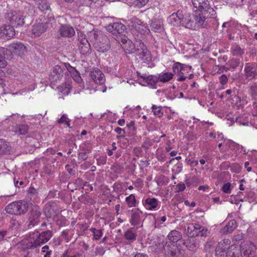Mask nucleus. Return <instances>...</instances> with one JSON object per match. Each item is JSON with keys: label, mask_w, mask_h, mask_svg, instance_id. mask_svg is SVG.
Returning a JSON list of instances; mask_svg holds the SVG:
<instances>
[{"label": "nucleus", "mask_w": 257, "mask_h": 257, "mask_svg": "<svg viewBox=\"0 0 257 257\" xmlns=\"http://www.w3.org/2000/svg\"><path fill=\"white\" fill-rule=\"evenodd\" d=\"M53 236V232L50 230L42 231L30 232L26 238L22 241L24 249H35L48 241Z\"/></svg>", "instance_id": "f257e3e1"}, {"label": "nucleus", "mask_w": 257, "mask_h": 257, "mask_svg": "<svg viewBox=\"0 0 257 257\" xmlns=\"http://www.w3.org/2000/svg\"><path fill=\"white\" fill-rule=\"evenodd\" d=\"M226 257H257V247L253 244L249 243L239 249L232 245L228 247Z\"/></svg>", "instance_id": "f03ea898"}, {"label": "nucleus", "mask_w": 257, "mask_h": 257, "mask_svg": "<svg viewBox=\"0 0 257 257\" xmlns=\"http://www.w3.org/2000/svg\"><path fill=\"white\" fill-rule=\"evenodd\" d=\"M90 41L92 43L95 49L101 53L108 51L110 48V42L105 35H98L95 32L90 34Z\"/></svg>", "instance_id": "7ed1b4c3"}, {"label": "nucleus", "mask_w": 257, "mask_h": 257, "mask_svg": "<svg viewBox=\"0 0 257 257\" xmlns=\"http://www.w3.org/2000/svg\"><path fill=\"white\" fill-rule=\"evenodd\" d=\"M29 207L28 203L25 200L14 201L8 204L6 211L10 214L21 215L26 213Z\"/></svg>", "instance_id": "20e7f679"}, {"label": "nucleus", "mask_w": 257, "mask_h": 257, "mask_svg": "<svg viewBox=\"0 0 257 257\" xmlns=\"http://www.w3.org/2000/svg\"><path fill=\"white\" fill-rule=\"evenodd\" d=\"M136 54L139 59L149 64L152 61V56L147 46L141 41H137V47L135 50Z\"/></svg>", "instance_id": "39448f33"}, {"label": "nucleus", "mask_w": 257, "mask_h": 257, "mask_svg": "<svg viewBox=\"0 0 257 257\" xmlns=\"http://www.w3.org/2000/svg\"><path fill=\"white\" fill-rule=\"evenodd\" d=\"M193 6L198 11L203 12L205 15L209 14L210 17H214L216 14L215 11L211 8L208 0H192Z\"/></svg>", "instance_id": "423d86ee"}, {"label": "nucleus", "mask_w": 257, "mask_h": 257, "mask_svg": "<svg viewBox=\"0 0 257 257\" xmlns=\"http://www.w3.org/2000/svg\"><path fill=\"white\" fill-rule=\"evenodd\" d=\"M7 19L13 27L22 26L25 23L23 14L21 12H11Z\"/></svg>", "instance_id": "0eeeda50"}, {"label": "nucleus", "mask_w": 257, "mask_h": 257, "mask_svg": "<svg viewBox=\"0 0 257 257\" xmlns=\"http://www.w3.org/2000/svg\"><path fill=\"white\" fill-rule=\"evenodd\" d=\"M10 50V56L7 57V59L12 58V53L18 56L23 55L26 52V47L23 44L20 42L13 43L9 46Z\"/></svg>", "instance_id": "6e6552de"}, {"label": "nucleus", "mask_w": 257, "mask_h": 257, "mask_svg": "<svg viewBox=\"0 0 257 257\" xmlns=\"http://www.w3.org/2000/svg\"><path fill=\"white\" fill-rule=\"evenodd\" d=\"M79 49L82 54H89L91 52V47L85 36L80 33L78 35Z\"/></svg>", "instance_id": "1a4fd4ad"}, {"label": "nucleus", "mask_w": 257, "mask_h": 257, "mask_svg": "<svg viewBox=\"0 0 257 257\" xmlns=\"http://www.w3.org/2000/svg\"><path fill=\"white\" fill-rule=\"evenodd\" d=\"M41 215V209L37 206H34L29 213V224L28 226H34L38 224L40 221V217Z\"/></svg>", "instance_id": "9d476101"}, {"label": "nucleus", "mask_w": 257, "mask_h": 257, "mask_svg": "<svg viewBox=\"0 0 257 257\" xmlns=\"http://www.w3.org/2000/svg\"><path fill=\"white\" fill-rule=\"evenodd\" d=\"M59 212V208L55 202H48L45 205L44 213L47 217L51 218L54 216Z\"/></svg>", "instance_id": "9b49d317"}, {"label": "nucleus", "mask_w": 257, "mask_h": 257, "mask_svg": "<svg viewBox=\"0 0 257 257\" xmlns=\"http://www.w3.org/2000/svg\"><path fill=\"white\" fill-rule=\"evenodd\" d=\"M12 25H4L0 28V37L4 39H9L15 35V31Z\"/></svg>", "instance_id": "f8f14e48"}, {"label": "nucleus", "mask_w": 257, "mask_h": 257, "mask_svg": "<svg viewBox=\"0 0 257 257\" xmlns=\"http://www.w3.org/2000/svg\"><path fill=\"white\" fill-rule=\"evenodd\" d=\"M143 204L145 208L148 210H156L160 205V202L155 198L148 197L143 200Z\"/></svg>", "instance_id": "ddd939ff"}, {"label": "nucleus", "mask_w": 257, "mask_h": 257, "mask_svg": "<svg viewBox=\"0 0 257 257\" xmlns=\"http://www.w3.org/2000/svg\"><path fill=\"white\" fill-rule=\"evenodd\" d=\"M245 76L252 79L257 76V64L255 63H247L244 67Z\"/></svg>", "instance_id": "4468645a"}, {"label": "nucleus", "mask_w": 257, "mask_h": 257, "mask_svg": "<svg viewBox=\"0 0 257 257\" xmlns=\"http://www.w3.org/2000/svg\"><path fill=\"white\" fill-rule=\"evenodd\" d=\"M165 255L166 257H186L184 253L178 249L174 244L166 246Z\"/></svg>", "instance_id": "2eb2a0df"}, {"label": "nucleus", "mask_w": 257, "mask_h": 257, "mask_svg": "<svg viewBox=\"0 0 257 257\" xmlns=\"http://www.w3.org/2000/svg\"><path fill=\"white\" fill-rule=\"evenodd\" d=\"M165 255L166 257H186L184 253L178 249L174 244L166 246Z\"/></svg>", "instance_id": "dca6fc26"}, {"label": "nucleus", "mask_w": 257, "mask_h": 257, "mask_svg": "<svg viewBox=\"0 0 257 257\" xmlns=\"http://www.w3.org/2000/svg\"><path fill=\"white\" fill-rule=\"evenodd\" d=\"M165 255L166 257H186L184 253L178 249L174 244L166 246Z\"/></svg>", "instance_id": "f3484780"}, {"label": "nucleus", "mask_w": 257, "mask_h": 257, "mask_svg": "<svg viewBox=\"0 0 257 257\" xmlns=\"http://www.w3.org/2000/svg\"><path fill=\"white\" fill-rule=\"evenodd\" d=\"M90 76L92 80L97 84H102L105 82L104 75L97 68H95L91 71Z\"/></svg>", "instance_id": "a211bd4d"}, {"label": "nucleus", "mask_w": 257, "mask_h": 257, "mask_svg": "<svg viewBox=\"0 0 257 257\" xmlns=\"http://www.w3.org/2000/svg\"><path fill=\"white\" fill-rule=\"evenodd\" d=\"M58 32L61 36L66 37H71L75 34L74 28L69 25H61L59 29Z\"/></svg>", "instance_id": "6ab92c4d"}, {"label": "nucleus", "mask_w": 257, "mask_h": 257, "mask_svg": "<svg viewBox=\"0 0 257 257\" xmlns=\"http://www.w3.org/2000/svg\"><path fill=\"white\" fill-rule=\"evenodd\" d=\"M124 29L125 26L119 23H113L106 27V30L113 34H121Z\"/></svg>", "instance_id": "aec40b11"}, {"label": "nucleus", "mask_w": 257, "mask_h": 257, "mask_svg": "<svg viewBox=\"0 0 257 257\" xmlns=\"http://www.w3.org/2000/svg\"><path fill=\"white\" fill-rule=\"evenodd\" d=\"M63 76V71L59 65H55L52 69L50 79L52 82H57Z\"/></svg>", "instance_id": "412c9836"}, {"label": "nucleus", "mask_w": 257, "mask_h": 257, "mask_svg": "<svg viewBox=\"0 0 257 257\" xmlns=\"http://www.w3.org/2000/svg\"><path fill=\"white\" fill-rule=\"evenodd\" d=\"M48 28L47 23L36 24L33 26L32 33L36 36H40L43 33L46 31Z\"/></svg>", "instance_id": "4be33fe9"}, {"label": "nucleus", "mask_w": 257, "mask_h": 257, "mask_svg": "<svg viewBox=\"0 0 257 257\" xmlns=\"http://www.w3.org/2000/svg\"><path fill=\"white\" fill-rule=\"evenodd\" d=\"M202 228V226L198 224L190 223L187 225V227L186 229V233L188 236L190 237L198 236V229Z\"/></svg>", "instance_id": "5701e85b"}, {"label": "nucleus", "mask_w": 257, "mask_h": 257, "mask_svg": "<svg viewBox=\"0 0 257 257\" xmlns=\"http://www.w3.org/2000/svg\"><path fill=\"white\" fill-rule=\"evenodd\" d=\"M12 152L10 143L4 140L0 139V156L9 155Z\"/></svg>", "instance_id": "b1692460"}, {"label": "nucleus", "mask_w": 257, "mask_h": 257, "mask_svg": "<svg viewBox=\"0 0 257 257\" xmlns=\"http://www.w3.org/2000/svg\"><path fill=\"white\" fill-rule=\"evenodd\" d=\"M230 240L229 239H224L218 242L216 247V253L217 255H222L225 249L230 244Z\"/></svg>", "instance_id": "393cba45"}, {"label": "nucleus", "mask_w": 257, "mask_h": 257, "mask_svg": "<svg viewBox=\"0 0 257 257\" xmlns=\"http://www.w3.org/2000/svg\"><path fill=\"white\" fill-rule=\"evenodd\" d=\"M167 245V242L164 243L163 240L159 239L157 241L153 242L152 245L150 246V249L152 251L159 253L163 250L165 251Z\"/></svg>", "instance_id": "a878e982"}, {"label": "nucleus", "mask_w": 257, "mask_h": 257, "mask_svg": "<svg viewBox=\"0 0 257 257\" xmlns=\"http://www.w3.org/2000/svg\"><path fill=\"white\" fill-rule=\"evenodd\" d=\"M207 16H204L203 13H195L194 15V19L195 21L197 29L200 27H205V22L206 18L210 17L209 14Z\"/></svg>", "instance_id": "bb28decb"}, {"label": "nucleus", "mask_w": 257, "mask_h": 257, "mask_svg": "<svg viewBox=\"0 0 257 257\" xmlns=\"http://www.w3.org/2000/svg\"><path fill=\"white\" fill-rule=\"evenodd\" d=\"M122 42L123 44L122 48L127 53L133 54L134 52H135L137 47V42L135 44H134L130 39H124L122 40Z\"/></svg>", "instance_id": "cd10ccee"}, {"label": "nucleus", "mask_w": 257, "mask_h": 257, "mask_svg": "<svg viewBox=\"0 0 257 257\" xmlns=\"http://www.w3.org/2000/svg\"><path fill=\"white\" fill-rule=\"evenodd\" d=\"M139 209H137V211H134L132 210V213L131 215L130 219V223L132 225L135 226L139 225L141 223V215L142 211H138Z\"/></svg>", "instance_id": "c85d7f7f"}, {"label": "nucleus", "mask_w": 257, "mask_h": 257, "mask_svg": "<svg viewBox=\"0 0 257 257\" xmlns=\"http://www.w3.org/2000/svg\"><path fill=\"white\" fill-rule=\"evenodd\" d=\"M237 227L236 222L234 220L229 221L227 224L222 228L220 232L223 234L231 233Z\"/></svg>", "instance_id": "c756f323"}, {"label": "nucleus", "mask_w": 257, "mask_h": 257, "mask_svg": "<svg viewBox=\"0 0 257 257\" xmlns=\"http://www.w3.org/2000/svg\"><path fill=\"white\" fill-rule=\"evenodd\" d=\"M142 77L146 82L151 85L153 88H157V83L159 82L158 76L151 75L146 76H142Z\"/></svg>", "instance_id": "7c9ffc66"}, {"label": "nucleus", "mask_w": 257, "mask_h": 257, "mask_svg": "<svg viewBox=\"0 0 257 257\" xmlns=\"http://www.w3.org/2000/svg\"><path fill=\"white\" fill-rule=\"evenodd\" d=\"M184 244L190 250H195L199 246V241L196 239L189 238L184 242Z\"/></svg>", "instance_id": "2f4dec72"}, {"label": "nucleus", "mask_w": 257, "mask_h": 257, "mask_svg": "<svg viewBox=\"0 0 257 257\" xmlns=\"http://www.w3.org/2000/svg\"><path fill=\"white\" fill-rule=\"evenodd\" d=\"M167 237L170 242L175 243L181 239L182 235L179 231L173 230L169 233Z\"/></svg>", "instance_id": "473e14b6"}, {"label": "nucleus", "mask_w": 257, "mask_h": 257, "mask_svg": "<svg viewBox=\"0 0 257 257\" xmlns=\"http://www.w3.org/2000/svg\"><path fill=\"white\" fill-rule=\"evenodd\" d=\"M183 25H185V27L192 30L197 29L195 21L194 19V15L191 17H186L185 22H184Z\"/></svg>", "instance_id": "72a5a7b5"}, {"label": "nucleus", "mask_w": 257, "mask_h": 257, "mask_svg": "<svg viewBox=\"0 0 257 257\" xmlns=\"http://www.w3.org/2000/svg\"><path fill=\"white\" fill-rule=\"evenodd\" d=\"M151 28L155 32H161L164 29L162 22L160 20L153 21L151 24Z\"/></svg>", "instance_id": "f704fd0d"}, {"label": "nucleus", "mask_w": 257, "mask_h": 257, "mask_svg": "<svg viewBox=\"0 0 257 257\" xmlns=\"http://www.w3.org/2000/svg\"><path fill=\"white\" fill-rule=\"evenodd\" d=\"M29 130V126L27 124H21L14 128L13 132L18 135H25Z\"/></svg>", "instance_id": "c9c22d12"}, {"label": "nucleus", "mask_w": 257, "mask_h": 257, "mask_svg": "<svg viewBox=\"0 0 257 257\" xmlns=\"http://www.w3.org/2000/svg\"><path fill=\"white\" fill-rule=\"evenodd\" d=\"M174 74L171 72L161 73L158 75L159 81L167 83L173 79Z\"/></svg>", "instance_id": "e433bc0d"}, {"label": "nucleus", "mask_w": 257, "mask_h": 257, "mask_svg": "<svg viewBox=\"0 0 257 257\" xmlns=\"http://www.w3.org/2000/svg\"><path fill=\"white\" fill-rule=\"evenodd\" d=\"M230 52L233 56H240L244 54V50L236 44L231 46Z\"/></svg>", "instance_id": "4c0bfd02"}, {"label": "nucleus", "mask_w": 257, "mask_h": 257, "mask_svg": "<svg viewBox=\"0 0 257 257\" xmlns=\"http://www.w3.org/2000/svg\"><path fill=\"white\" fill-rule=\"evenodd\" d=\"M126 239L131 241H134L136 239V234L134 232L132 228L128 229L124 234Z\"/></svg>", "instance_id": "58836bf2"}, {"label": "nucleus", "mask_w": 257, "mask_h": 257, "mask_svg": "<svg viewBox=\"0 0 257 257\" xmlns=\"http://www.w3.org/2000/svg\"><path fill=\"white\" fill-rule=\"evenodd\" d=\"M125 201L129 207H135L136 204V199L134 194H131L125 198Z\"/></svg>", "instance_id": "ea45409f"}, {"label": "nucleus", "mask_w": 257, "mask_h": 257, "mask_svg": "<svg viewBox=\"0 0 257 257\" xmlns=\"http://www.w3.org/2000/svg\"><path fill=\"white\" fill-rule=\"evenodd\" d=\"M173 70L174 73L178 75L181 70H185V64L176 62L173 65Z\"/></svg>", "instance_id": "a19ab883"}, {"label": "nucleus", "mask_w": 257, "mask_h": 257, "mask_svg": "<svg viewBox=\"0 0 257 257\" xmlns=\"http://www.w3.org/2000/svg\"><path fill=\"white\" fill-rule=\"evenodd\" d=\"M169 20L170 23L174 26H179L182 24L180 19L177 18V16L175 15V13L170 16Z\"/></svg>", "instance_id": "79ce46f5"}, {"label": "nucleus", "mask_w": 257, "mask_h": 257, "mask_svg": "<svg viewBox=\"0 0 257 257\" xmlns=\"http://www.w3.org/2000/svg\"><path fill=\"white\" fill-rule=\"evenodd\" d=\"M89 230L93 233V239L96 240L99 239L103 234L101 229H96L95 228L92 227Z\"/></svg>", "instance_id": "37998d69"}, {"label": "nucleus", "mask_w": 257, "mask_h": 257, "mask_svg": "<svg viewBox=\"0 0 257 257\" xmlns=\"http://www.w3.org/2000/svg\"><path fill=\"white\" fill-rule=\"evenodd\" d=\"M149 0H131L133 5L137 8H141L145 6Z\"/></svg>", "instance_id": "c03bdc74"}, {"label": "nucleus", "mask_w": 257, "mask_h": 257, "mask_svg": "<svg viewBox=\"0 0 257 257\" xmlns=\"http://www.w3.org/2000/svg\"><path fill=\"white\" fill-rule=\"evenodd\" d=\"M57 122L59 124L64 123L68 127H70V119L65 114H63L61 118L58 120Z\"/></svg>", "instance_id": "a18cd8bd"}, {"label": "nucleus", "mask_w": 257, "mask_h": 257, "mask_svg": "<svg viewBox=\"0 0 257 257\" xmlns=\"http://www.w3.org/2000/svg\"><path fill=\"white\" fill-rule=\"evenodd\" d=\"M214 244L215 241L211 239H209L205 243V245L204 246V249L206 251L210 252L211 251L213 250Z\"/></svg>", "instance_id": "49530a36"}, {"label": "nucleus", "mask_w": 257, "mask_h": 257, "mask_svg": "<svg viewBox=\"0 0 257 257\" xmlns=\"http://www.w3.org/2000/svg\"><path fill=\"white\" fill-rule=\"evenodd\" d=\"M38 8L41 11H44L48 10L50 8L49 5L45 1H42L41 3L37 4Z\"/></svg>", "instance_id": "de8ad7c7"}, {"label": "nucleus", "mask_w": 257, "mask_h": 257, "mask_svg": "<svg viewBox=\"0 0 257 257\" xmlns=\"http://www.w3.org/2000/svg\"><path fill=\"white\" fill-rule=\"evenodd\" d=\"M152 111L154 112V114L157 116L159 117H160L163 115V112L161 111V108L160 107L157 106L155 105H153L152 106Z\"/></svg>", "instance_id": "09e8293b"}, {"label": "nucleus", "mask_w": 257, "mask_h": 257, "mask_svg": "<svg viewBox=\"0 0 257 257\" xmlns=\"http://www.w3.org/2000/svg\"><path fill=\"white\" fill-rule=\"evenodd\" d=\"M231 185L230 183L227 182L223 184L221 190L224 193H230L231 190Z\"/></svg>", "instance_id": "8fccbe9b"}, {"label": "nucleus", "mask_w": 257, "mask_h": 257, "mask_svg": "<svg viewBox=\"0 0 257 257\" xmlns=\"http://www.w3.org/2000/svg\"><path fill=\"white\" fill-rule=\"evenodd\" d=\"M175 15L177 16V18L180 19L182 25H183L184 22H185L186 17H184V16L183 14V11L178 10L176 13H175Z\"/></svg>", "instance_id": "3c124183"}, {"label": "nucleus", "mask_w": 257, "mask_h": 257, "mask_svg": "<svg viewBox=\"0 0 257 257\" xmlns=\"http://www.w3.org/2000/svg\"><path fill=\"white\" fill-rule=\"evenodd\" d=\"M182 169V164L181 163H177L173 167L172 171L175 174H179L181 172Z\"/></svg>", "instance_id": "603ef678"}, {"label": "nucleus", "mask_w": 257, "mask_h": 257, "mask_svg": "<svg viewBox=\"0 0 257 257\" xmlns=\"http://www.w3.org/2000/svg\"><path fill=\"white\" fill-rule=\"evenodd\" d=\"M198 235H200L201 236H207V234L208 233V230L202 226V228H200V229H198Z\"/></svg>", "instance_id": "864d4df0"}, {"label": "nucleus", "mask_w": 257, "mask_h": 257, "mask_svg": "<svg viewBox=\"0 0 257 257\" xmlns=\"http://www.w3.org/2000/svg\"><path fill=\"white\" fill-rule=\"evenodd\" d=\"M229 62L230 65L233 68H236L239 64V60L237 59H232Z\"/></svg>", "instance_id": "5fc2aeb1"}, {"label": "nucleus", "mask_w": 257, "mask_h": 257, "mask_svg": "<svg viewBox=\"0 0 257 257\" xmlns=\"http://www.w3.org/2000/svg\"><path fill=\"white\" fill-rule=\"evenodd\" d=\"M65 66L68 71L71 74H74L77 70L73 67L71 66L69 63H65Z\"/></svg>", "instance_id": "6e6d98bb"}, {"label": "nucleus", "mask_w": 257, "mask_h": 257, "mask_svg": "<svg viewBox=\"0 0 257 257\" xmlns=\"http://www.w3.org/2000/svg\"><path fill=\"white\" fill-rule=\"evenodd\" d=\"M75 81L79 83L81 81V78L78 71L75 72L74 74H71Z\"/></svg>", "instance_id": "4d7b16f0"}, {"label": "nucleus", "mask_w": 257, "mask_h": 257, "mask_svg": "<svg viewBox=\"0 0 257 257\" xmlns=\"http://www.w3.org/2000/svg\"><path fill=\"white\" fill-rule=\"evenodd\" d=\"M228 81L227 76L223 74L219 77V81L222 85H225Z\"/></svg>", "instance_id": "13d9d810"}, {"label": "nucleus", "mask_w": 257, "mask_h": 257, "mask_svg": "<svg viewBox=\"0 0 257 257\" xmlns=\"http://www.w3.org/2000/svg\"><path fill=\"white\" fill-rule=\"evenodd\" d=\"M87 158V156L86 152H81L78 154V159L81 160H86Z\"/></svg>", "instance_id": "bf43d9fd"}, {"label": "nucleus", "mask_w": 257, "mask_h": 257, "mask_svg": "<svg viewBox=\"0 0 257 257\" xmlns=\"http://www.w3.org/2000/svg\"><path fill=\"white\" fill-rule=\"evenodd\" d=\"M8 53H10L9 49H6L4 47H0V55L3 56V55L5 56V55L7 54Z\"/></svg>", "instance_id": "052dcab7"}, {"label": "nucleus", "mask_w": 257, "mask_h": 257, "mask_svg": "<svg viewBox=\"0 0 257 257\" xmlns=\"http://www.w3.org/2000/svg\"><path fill=\"white\" fill-rule=\"evenodd\" d=\"M187 164L190 166H197L198 164V161L193 159H190L188 160Z\"/></svg>", "instance_id": "680f3d73"}, {"label": "nucleus", "mask_w": 257, "mask_h": 257, "mask_svg": "<svg viewBox=\"0 0 257 257\" xmlns=\"http://www.w3.org/2000/svg\"><path fill=\"white\" fill-rule=\"evenodd\" d=\"M173 148L172 146V143L170 140H168L166 143V146L165 148V150L166 152H169L171 151V150Z\"/></svg>", "instance_id": "e2e57ef3"}, {"label": "nucleus", "mask_w": 257, "mask_h": 257, "mask_svg": "<svg viewBox=\"0 0 257 257\" xmlns=\"http://www.w3.org/2000/svg\"><path fill=\"white\" fill-rule=\"evenodd\" d=\"M7 65V62L3 56L0 55V68H4Z\"/></svg>", "instance_id": "0e129e2a"}, {"label": "nucleus", "mask_w": 257, "mask_h": 257, "mask_svg": "<svg viewBox=\"0 0 257 257\" xmlns=\"http://www.w3.org/2000/svg\"><path fill=\"white\" fill-rule=\"evenodd\" d=\"M62 236L68 242L70 240V237L68 235V232L66 230H64L62 232Z\"/></svg>", "instance_id": "69168bd1"}, {"label": "nucleus", "mask_w": 257, "mask_h": 257, "mask_svg": "<svg viewBox=\"0 0 257 257\" xmlns=\"http://www.w3.org/2000/svg\"><path fill=\"white\" fill-rule=\"evenodd\" d=\"M176 187L178 189L177 192L183 191L185 189V186L184 184H178Z\"/></svg>", "instance_id": "338daca9"}, {"label": "nucleus", "mask_w": 257, "mask_h": 257, "mask_svg": "<svg viewBox=\"0 0 257 257\" xmlns=\"http://www.w3.org/2000/svg\"><path fill=\"white\" fill-rule=\"evenodd\" d=\"M134 257H149L147 254L143 253H136Z\"/></svg>", "instance_id": "774afa93"}]
</instances>
